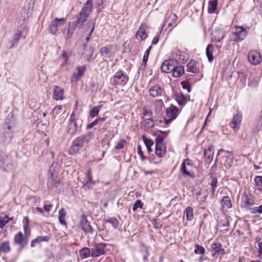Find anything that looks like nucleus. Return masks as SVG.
<instances>
[{"instance_id":"f8f14e48","label":"nucleus","mask_w":262,"mask_h":262,"mask_svg":"<svg viewBox=\"0 0 262 262\" xmlns=\"http://www.w3.org/2000/svg\"><path fill=\"white\" fill-rule=\"evenodd\" d=\"M242 120V114L241 113L238 112L233 116V119L230 123L229 125L234 130L236 131L238 129L239 126L241 125Z\"/></svg>"},{"instance_id":"37998d69","label":"nucleus","mask_w":262,"mask_h":262,"mask_svg":"<svg viewBox=\"0 0 262 262\" xmlns=\"http://www.w3.org/2000/svg\"><path fill=\"white\" fill-rule=\"evenodd\" d=\"M259 82L258 77L251 78L250 77L249 79L248 86L251 88H255L257 86Z\"/></svg>"},{"instance_id":"5fc2aeb1","label":"nucleus","mask_w":262,"mask_h":262,"mask_svg":"<svg viewBox=\"0 0 262 262\" xmlns=\"http://www.w3.org/2000/svg\"><path fill=\"white\" fill-rule=\"evenodd\" d=\"M181 85L184 89L187 90L188 92H191V86L189 82L184 81L181 82Z\"/></svg>"},{"instance_id":"0eeeda50","label":"nucleus","mask_w":262,"mask_h":262,"mask_svg":"<svg viewBox=\"0 0 262 262\" xmlns=\"http://www.w3.org/2000/svg\"><path fill=\"white\" fill-rule=\"evenodd\" d=\"M248 59L251 64L256 66L261 62L262 57L259 52L256 50H252L248 53Z\"/></svg>"},{"instance_id":"cd10ccee","label":"nucleus","mask_w":262,"mask_h":262,"mask_svg":"<svg viewBox=\"0 0 262 262\" xmlns=\"http://www.w3.org/2000/svg\"><path fill=\"white\" fill-rule=\"evenodd\" d=\"M221 205L223 208L227 209L232 207L231 200L228 196H224L221 201Z\"/></svg>"},{"instance_id":"13d9d810","label":"nucleus","mask_w":262,"mask_h":262,"mask_svg":"<svg viewBox=\"0 0 262 262\" xmlns=\"http://www.w3.org/2000/svg\"><path fill=\"white\" fill-rule=\"evenodd\" d=\"M151 49V47L150 46L146 50V51H145V52L144 53V55L143 57V62L145 63V64H146V62L148 60L149 54V53L150 52Z\"/></svg>"},{"instance_id":"473e14b6","label":"nucleus","mask_w":262,"mask_h":262,"mask_svg":"<svg viewBox=\"0 0 262 262\" xmlns=\"http://www.w3.org/2000/svg\"><path fill=\"white\" fill-rule=\"evenodd\" d=\"M11 250V247L8 241L4 242L0 244V252H3L5 253L9 252Z\"/></svg>"},{"instance_id":"7ed1b4c3","label":"nucleus","mask_w":262,"mask_h":262,"mask_svg":"<svg viewBox=\"0 0 262 262\" xmlns=\"http://www.w3.org/2000/svg\"><path fill=\"white\" fill-rule=\"evenodd\" d=\"M10 124L5 123L4 125L2 132L0 134V137L3 142H8L13 138V131Z\"/></svg>"},{"instance_id":"f257e3e1","label":"nucleus","mask_w":262,"mask_h":262,"mask_svg":"<svg viewBox=\"0 0 262 262\" xmlns=\"http://www.w3.org/2000/svg\"><path fill=\"white\" fill-rule=\"evenodd\" d=\"M179 54V57H176V60L170 59L166 60L163 62L162 66H161V70L162 72L164 73H170L173 70L174 67L175 66L174 64L176 62V61H179L180 62L184 60V58H181V52L178 51L176 54V56H178Z\"/></svg>"},{"instance_id":"20e7f679","label":"nucleus","mask_w":262,"mask_h":262,"mask_svg":"<svg viewBox=\"0 0 262 262\" xmlns=\"http://www.w3.org/2000/svg\"><path fill=\"white\" fill-rule=\"evenodd\" d=\"M222 152L225 153V156L222 157V163L227 168H229L231 166L233 163V155L231 152L223 149L219 150L217 155H221Z\"/></svg>"},{"instance_id":"423d86ee","label":"nucleus","mask_w":262,"mask_h":262,"mask_svg":"<svg viewBox=\"0 0 262 262\" xmlns=\"http://www.w3.org/2000/svg\"><path fill=\"white\" fill-rule=\"evenodd\" d=\"M80 18H76L75 20L69 23V26L67 28H65L63 31V34L66 39H69L73 33L75 29V27L80 24Z\"/></svg>"},{"instance_id":"4468645a","label":"nucleus","mask_w":262,"mask_h":262,"mask_svg":"<svg viewBox=\"0 0 262 262\" xmlns=\"http://www.w3.org/2000/svg\"><path fill=\"white\" fill-rule=\"evenodd\" d=\"M59 168L60 166L57 162H53L52 163V164L51 165L49 169V172L51 176L48 179V183L49 182H52L54 179V177H56V175L59 170Z\"/></svg>"},{"instance_id":"39448f33","label":"nucleus","mask_w":262,"mask_h":262,"mask_svg":"<svg viewBox=\"0 0 262 262\" xmlns=\"http://www.w3.org/2000/svg\"><path fill=\"white\" fill-rule=\"evenodd\" d=\"M166 114L167 118H165V123L166 124L169 123L171 120L175 119L179 114V108L176 106L171 105L166 110Z\"/></svg>"},{"instance_id":"a19ab883","label":"nucleus","mask_w":262,"mask_h":262,"mask_svg":"<svg viewBox=\"0 0 262 262\" xmlns=\"http://www.w3.org/2000/svg\"><path fill=\"white\" fill-rule=\"evenodd\" d=\"M11 220L12 219H9L6 215L4 217H0V228L3 229L4 227L9 223V220Z\"/></svg>"},{"instance_id":"c85d7f7f","label":"nucleus","mask_w":262,"mask_h":262,"mask_svg":"<svg viewBox=\"0 0 262 262\" xmlns=\"http://www.w3.org/2000/svg\"><path fill=\"white\" fill-rule=\"evenodd\" d=\"M213 46L211 44L207 46L206 50V53L209 62H212L213 59Z\"/></svg>"},{"instance_id":"5701e85b","label":"nucleus","mask_w":262,"mask_h":262,"mask_svg":"<svg viewBox=\"0 0 262 262\" xmlns=\"http://www.w3.org/2000/svg\"><path fill=\"white\" fill-rule=\"evenodd\" d=\"M187 71L193 73H198L199 72L197 63L195 60H190L187 65Z\"/></svg>"},{"instance_id":"1a4fd4ad","label":"nucleus","mask_w":262,"mask_h":262,"mask_svg":"<svg viewBox=\"0 0 262 262\" xmlns=\"http://www.w3.org/2000/svg\"><path fill=\"white\" fill-rule=\"evenodd\" d=\"M234 28L235 31L233 32V34L236 37L234 39V41L239 42L244 40L247 35L246 29L240 26H235Z\"/></svg>"},{"instance_id":"72a5a7b5","label":"nucleus","mask_w":262,"mask_h":262,"mask_svg":"<svg viewBox=\"0 0 262 262\" xmlns=\"http://www.w3.org/2000/svg\"><path fill=\"white\" fill-rule=\"evenodd\" d=\"M66 211L64 210V208H61L59 211V216H58V220L59 222L62 225H67L66 222L64 220V217L66 215Z\"/></svg>"},{"instance_id":"680f3d73","label":"nucleus","mask_w":262,"mask_h":262,"mask_svg":"<svg viewBox=\"0 0 262 262\" xmlns=\"http://www.w3.org/2000/svg\"><path fill=\"white\" fill-rule=\"evenodd\" d=\"M113 137V135L110 139H108V136L106 135L105 137L102 140V144L103 146L106 145L107 148L109 146L110 140Z\"/></svg>"},{"instance_id":"4c0bfd02","label":"nucleus","mask_w":262,"mask_h":262,"mask_svg":"<svg viewBox=\"0 0 262 262\" xmlns=\"http://www.w3.org/2000/svg\"><path fill=\"white\" fill-rule=\"evenodd\" d=\"M176 99L178 103L180 105H184L186 102V98L182 94L177 95Z\"/></svg>"},{"instance_id":"4be33fe9","label":"nucleus","mask_w":262,"mask_h":262,"mask_svg":"<svg viewBox=\"0 0 262 262\" xmlns=\"http://www.w3.org/2000/svg\"><path fill=\"white\" fill-rule=\"evenodd\" d=\"M214 149L212 147H209L204 151V158L207 163H210L213 159Z\"/></svg>"},{"instance_id":"f704fd0d","label":"nucleus","mask_w":262,"mask_h":262,"mask_svg":"<svg viewBox=\"0 0 262 262\" xmlns=\"http://www.w3.org/2000/svg\"><path fill=\"white\" fill-rule=\"evenodd\" d=\"M217 0L210 1L208 4V12L209 13H213L217 8Z\"/></svg>"},{"instance_id":"0e129e2a","label":"nucleus","mask_w":262,"mask_h":262,"mask_svg":"<svg viewBox=\"0 0 262 262\" xmlns=\"http://www.w3.org/2000/svg\"><path fill=\"white\" fill-rule=\"evenodd\" d=\"M125 143V141L124 140H122L120 141L117 144V145H116V146L115 147L116 149H122L124 147Z\"/></svg>"},{"instance_id":"6e6552de","label":"nucleus","mask_w":262,"mask_h":262,"mask_svg":"<svg viewBox=\"0 0 262 262\" xmlns=\"http://www.w3.org/2000/svg\"><path fill=\"white\" fill-rule=\"evenodd\" d=\"M177 16L171 12L167 13L164 22L162 25V29L167 30V29L171 27L177 20Z\"/></svg>"},{"instance_id":"58836bf2","label":"nucleus","mask_w":262,"mask_h":262,"mask_svg":"<svg viewBox=\"0 0 262 262\" xmlns=\"http://www.w3.org/2000/svg\"><path fill=\"white\" fill-rule=\"evenodd\" d=\"M243 199L245 204L247 206H252L254 204L253 198L251 195L248 196L247 195H245L243 197Z\"/></svg>"},{"instance_id":"6ab92c4d","label":"nucleus","mask_w":262,"mask_h":262,"mask_svg":"<svg viewBox=\"0 0 262 262\" xmlns=\"http://www.w3.org/2000/svg\"><path fill=\"white\" fill-rule=\"evenodd\" d=\"M211 248L214 253L212 254L213 256H218L220 254H224L225 250L221 248V244L219 243H214L211 245Z\"/></svg>"},{"instance_id":"69168bd1","label":"nucleus","mask_w":262,"mask_h":262,"mask_svg":"<svg viewBox=\"0 0 262 262\" xmlns=\"http://www.w3.org/2000/svg\"><path fill=\"white\" fill-rule=\"evenodd\" d=\"M98 124H99V123H98V122L97 121V119H96V120H95L92 123L88 124L86 126V129H90V128L93 127L94 126L97 125Z\"/></svg>"},{"instance_id":"a18cd8bd","label":"nucleus","mask_w":262,"mask_h":262,"mask_svg":"<svg viewBox=\"0 0 262 262\" xmlns=\"http://www.w3.org/2000/svg\"><path fill=\"white\" fill-rule=\"evenodd\" d=\"M238 77L240 82H241L242 84L245 86L247 78V75L244 72H239L238 74Z\"/></svg>"},{"instance_id":"393cba45","label":"nucleus","mask_w":262,"mask_h":262,"mask_svg":"<svg viewBox=\"0 0 262 262\" xmlns=\"http://www.w3.org/2000/svg\"><path fill=\"white\" fill-rule=\"evenodd\" d=\"M172 75L174 77H179L184 73V69L183 66H174L173 70L172 71Z\"/></svg>"},{"instance_id":"864d4df0","label":"nucleus","mask_w":262,"mask_h":262,"mask_svg":"<svg viewBox=\"0 0 262 262\" xmlns=\"http://www.w3.org/2000/svg\"><path fill=\"white\" fill-rule=\"evenodd\" d=\"M93 51H94L93 49L90 48V49L89 51V53L86 55V59L88 62H91L92 61L94 60V59H95V57H93Z\"/></svg>"},{"instance_id":"f3484780","label":"nucleus","mask_w":262,"mask_h":262,"mask_svg":"<svg viewBox=\"0 0 262 262\" xmlns=\"http://www.w3.org/2000/svg\"><path fill=\"white\" fill-rule=\"evenodd\" d=\"M150 95L152 97L161 96L163 93V90L158 84L151 86L149 90Z\"/></svg>"},{"instance_id":"c03bdc74","label":"nucleus","mask_w":262,"mask_h":262,"mask_svg":"<svg viewBox=\"0 0 262 262\" xmlns=\"http://www.w3.org/2000/svg\"><path fill=\"white\" fill-rule=\"evenodd\" d=\"M143 124L146 128H150L154 126L155 123L154 120L151 118H147L144 120Z\"/></svg>"},{"instance_id":"8fccbe9b","label":"nucleus","mask_w":262,"mask_h":262,"mask_svg":"<svg viewBox=\"0 0 262 262\" xmlns=\"http://www.w3.org/2000/svg\"><path fill=\"white\" fill-rule=\"evenodd\" d=\"M22 33L20 30H17L16 32L14 33L13 39L16 42V45L19 39L21 36Z\"/></svg>"},{"instance_id":"ea45409f","label":"nucleus","mask_w":262,"mask_h":262,"mask_svg":"<svg viewBox=\"0 0 262 262\" xmlns=\"http://www.w3.org/2000/svg\"><path fill=\"white\" fill-rule=\"evenodd\" d=\"M101 106H97L94 107L89 113V116L91 118H94L98 116V113L100 110Z\"/></svg>"},{"instance_id":"f03ea898","label":"nucleus","mask_w":262,"mask_h":262,"mask_svg":"<svg viewBox=\"0 0 262 262\" xmlns=\"http://www.w3.org/2000/svg\"><path fill=\"white\" fill-rule=\"evenodd\" d=\"M128 80L127 74L122 71H118L111 79L113 85H124Z\"/></svg>"},{"instance_id":"ddd939ff","label":"nucleus","mask_w":262,"mask_h":262,"mask_svg":"<svg viewBox=\"0 0 262 262\" xmlns=\"http://www.w3.org/2000/svg\"><path fill=\"white\" fill-rule=\"evenodd\" d=\"M105 244L100 243L97 244L96 246L92 249L91 251V256L92 257H98L104 253V248Z\"/></svg>"},{"instance_id":"b1692460","label":"nucleus","mask_w":262,"mask_h":262,"mask_svg":"<svg viewBox=\"0 0 262 262\" xmlns=\"http://www.w3.org/2000/svg\"><path fill=\"white\" fill-rule=\"evenodd\" d=\"M92 9V0H88L84 5V7L83 8V18L88 17Z\"/></svg>"},{"instance_id":"2eb2a0df","label":"nucleus","mask_w":262,"mask_h":262,"mask_svg":"<svg viewBox=\"0 0 262 262\" xmlns=\"http://www.w3.org/2000/svg\"><path fill=\"white\" fill-rule=\"evenodd\" d=\"M82 146V138H77L75 140L70 147L69 152L70 155L76 154Z\"/></svg>"},{"instance_id":"a878e982","label":"nucleus","mask_w":262,"mask_h":262,"mask_svg":"<svg viewBox=\"0 0 262 262\" xmlns=\"http://www.w3.org/2000/svg\"><path fill=\"white\" fill-rule=\"evenodd\" d=\"M88 27V30L84 32V36L85 38V40L87 42L89 40L90 37L94 31L95 27L94 24L92 22L89 23Z\"/></svg>"},{"instance_id":"9b49d317","label":"nucleus","mask_w":262,"mask_h":262,"mask_svg":"<svg viewBox=\"0 0 262 262\" xmlns=\"http://www.w3.org/2000/svg\"><path fill=\"white\" fill-rule=\"evenodd\" d=\"M66 21V18H55L51 23L50 26V31L51 34L54 35L58 31V27Z\"/></svg>"},{"instance_id":"603ef678","label":"nucleus","mask_w":262,"mask_h":262,"mask_svg":"<svg viewBox=\"0 0 262 262\" xmlns=\"http://www.w3.org/2000/svg\"><path fill=\"white\" fill-rule=\"evenodd\" d=\"M78 73H74L72 77V81H77L78 77L82 75V69L80 67L77 68Z\"/></svg>"},{"instance_id":"7c9ffc66","label":"nucleus","mask_w":262,"mask_h":262,"mask_svg":"<svg viewBox=\"0 0 262 262\" xmlns=\"http://www.w3.org/2000/svg\"><path fill=\"white\" fill-rule=\"evenodd\" d=\"M24 237L21 232H19L15 235L14 237V242L15 244L21 246V247H23L24 245Z\"/></svg>"},{"instance_id":"412c9836","label":"nucleus","mask_w":262,"mask_h":262,"mask_svg":"<svg viewBox=\"0 0 262 262\" xmlns=\"http://www.w3.org/2000/svg\"><path fill=\"white\" fill-rule=\"evenodd\" d=\"M112 46L111 45L103 47L100 49V52L102 57L105 58H108L111 56V51Z\"/></svg>"},{"instance_id":"bb28decb","label":"nucleus","mask_w":262,"mask_h":262,"mask_svg":"<svg viewBox=\"0 0 262 262\" xmlns=\"http://www.w3.org/2000/svg\"><path fill=\"white\" fill-rule=\"evenodd\" d=\"M212 35V39H213L216 42H220L225 37L224 33L221 30L215 31Z\"/></svg>"},{"instance_id":"c9c22d12","label":"nucleus","mask_w":262,"mask_h":262,"mask_svg":"<svg viewBox=\"0 0 262 262\" xmlns=\"http://www.w3.org/2000/svg\"><path fill=\"white\" fill-rule=\"evenodd\" d=\"M86 177L88 180L85 183V186H87L88 189H90L94 184V182L92 181V171L90 169L88 171Z\"/></svg>"},{"instance_id":"de8ad7c7","label":"nucleus","mask_w":262,"mask_h":262,"mask_svg":"<svg viewBox=\"0 0 262 262\" xmlns=\"http://www.w3.org/2000/svg\"><path fill=\"white\" fill-rule=\"evenodd\" d=\"M217 179L215 178H212V180H211V183H210V186H211V187L212 195H214V192H215V189H216V188L217 187Z\"/></svg>"},{"instance_id":"09e8293b","label":"nucleus","mask_w":262,"mask_h":262,"mask_svg":"<svg viewBox=\"0 0 262 262\" xmlns=\"http://www.w3.org/2000/svg\"><path fill=\"white\" fill-rule=\"evenodd\" d=\"M255 182L258 189L260 191H262V176H257L255 179Z\"/></svg>"},{"instance_id":"6e6d98bb","label":"nucleus","mask_w":262,"mask_h":262,"mask_svg":"<svg viewBox=\"0 0 262 262\" xmlns=\"http://www.w3.org/2000/svg\"><path fill=\"white\" fill-rule=\"evenodd\" d=\"M50 239V236L46 235V236H38L36 238V241L38 243L42 242H48Z\"/></svg>"},{"instance_id":"774afa93","label":"nucleus","mask_w":262,"mask_h":262,"mask_svg":"<svg viewBox=\"0 0 262 262\" xmlns=\"http://www.w3.org/2000/svg\"><path fill=\"white\" fill-rule=\"evenodd\" d=\"M164 139L157 136L155 141L156 145L165 144L164 143Z\"/></svg>"},{"instance_id":"c756f323","label":"nucleus","mask_w":262,"mask_h":262,"mask_svg":"<svg viewBox=\"0 0 262 262\" xmlns=\"http://www.w3.org/2000/svg\"><path fill=\"white\" fill-rule=\"evenodd\" d=\"M83 231L85 232L93 233V229L90 224L88 223L87 219L83 216Z\"/></svg>"},{"instance_id":"052dcab7","label":"nucleus","mask_w":262,"mask_h":262,"mask_svg":"<svg viewBox=\"0 0 262 262\" xmlns=\"http://www.w3.org/2000/svg\"><path fill=\"white\" fill-rule=\"evenodd\" d=\"M168 133V132H162L161 130H157L156 133V135L158 137H160L161 138H162L163 139H165L167 137Z\"/></svg>"},{"instance_id":"a211bd4d","label":"nucleus","mask_w":262,"mask_h":262,"mask_svg":"<svg viewBox=\"0 0 262 262\" xmlns=\"http://www.w3.org/2000/svg\"><path fill=\"white\" fill-rule=\"evenodd\" d=\"M64 90L60 87L56 86L54 88L53 98L56 100H62L63 99Z\"/></svg>"},{"instance_id":"338daca9","label":"nucleus","mask_w":262,"mask_h":262,"mask_svg":"<svg viewBox=\"0 0 262 262\" xmlns=\"http://www.w3.org/2000/svg\"><path fill=\"white\" fill-rule=\"evenodd\" d=\"M143 115L144 116L149 117L148 118H151L152 115V112L150 110L145 109L144 111Z\"/></svg>"},{"instance_id":"3c124183","label":"nucleus","mask_w":262,"mask_h":262,"mask_svg":"<svg viewBox=\"0 0 262 262\" xmlns=\"http://www.w3.org/2000/svg\"><path fill=\"white\" fill-rule=\"evenodd\" d=\"M163 105V101L162 100H158L155 102V108L156 112H160L162 108Z\"/></svg>"},{"instance_id":"4d7b16f0","label":"nucleus","mask_w":262,"mask_h":262,"mask_svg":"<svg viewBox=\"0 0 262 262\" xmlns=\"http://www.w3.org/2000/svg\"><path fill=\"white\" fill-rule=\"evenodd\" d=\"M143 207V203L141 202V200H138L136 201L135 203L133 206V211H136L138 208H142Z\"/></svg>"},{"instance_id":"aec40b11","label":"nucleus","mask_w":262,"mask_h":262,"mask_svg":"<svg viewBox=\"0 0 262 262\" xmlns=\"http://www.w3.org/2000/svg\"><path fill=\"white\" fill-rule=\"evenodd\" d=\"M166 151V146L165 144L156 145L155 154L160 157L165 156Z\"/></svg>"},{"instance_id":"9d476101","label":"nucleus","mask_w":262,"mask_h":262,"mask_svg":"<svg viewBox=\"0 0 262 262\" xmlns=\"http://www.w3.org/2000/svg\"><path fill=\"white\" fill-rule=\"evenodd\" d=\"M147 27L145 24H142L136 33V38L141 41L144 40L148 36L147 33Z\"/></svg>"},{"instance_id":"e433bc0d","label":"nucleus","mask_w":262,"mask_h":262,"mask_svg":"<svg viewBox=\"0 0 262 262\" xmlns=\"http://www.w3.org/2000/svg\"><path fill=\"white\" fill-rule=\"evenodd\" d=\"M185 213L186 214V218L188 221H191L193 219V209L192 207H188L186 208Z\"/></svg>"},{"instance_id":"bf43d9fd","label":"nucleus","mask_w":262,"mask_h":262,"mask_svg":"<svg viewBox=\"0 0 262 262\" xmlns=\"http://www.w3.org/2000/svg\"><path fill=\"white\" fill-rule=\"evenodd\" d=\"M7 156L0 150V167L2 166L5 163Z\"/></svg>"},{"instance_id":"dca6fc26","label":"nucleus","mask_w":262,"mask_h":262,"mask_svg":"<svg viewBox=\"0 0 262 262\" xmlns=\"http://www.w3.org/2000/svg\"><path fill=\"white\" fill-rule=\"evenodd\" d=\"M191 166L190 161L188 159H185L182 164L181 171L183 175L192 177V174L190 172V167Z\"/></svg>"},{"instance_id":"79ce46f5","label":"nucleus","mask_w":262,"mask_h":262,"mask_svg":"<svg viewBox=\"0 0 262 262\" xmlns=\"http://www.w3.org/2000/svg\"><path fill=\"white\" fill-rule=\"evenodd\" d=\"M106 223H110L115 229H117L119 224L118 221L115 217H110L108 219L106 220Z\"/></svg>"},{"instance_id":"e2e57ef3","label":"nucleus","mask_w":262,"mask_h":262,"mask_svg":"<svg viewBox=\"0 0 262 262\" xmlns=\"http://www.w3.org/2000/svg\"><path fill=\"white\" fill-rule=\"evenodd\" d=\"M91 255L90 250L88 248H83V258H86Z\"/></svg>"},{"instance_id":"2f4dec72","label":"nucleus","mask_w":262,"mask_h":262,"mask_svg":"<svg viewBox=\"0 0 262 262\" xmlns=\"http://www.w3.org/2000/svg\"><path fill=\"white\" fill-rule=\"evenodd\" d=\"M142 138L143 140V142L146 147L147 150L148 152H150L152 151L151 147L154 145V142L146 138L145 136H143Z\"/></svg>"},{"instance_id":"49530a36","label":"nucleus","mask_w":262,"mask_h":262,"mask_svg":"<svg viewBox=\"0 0 262 262\" xmlns=\"http://www.w3.org/2000/svg\"><path fill=\"white\" fill-rule=\"evenodd\" d=\"M205 252V249L203 246H200L199 244H196L195 245L194 253L196 254H203Z\"/></svg>"}]
</instances>
